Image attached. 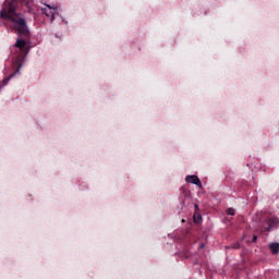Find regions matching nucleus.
<instances>
[{"label":"nucleus","instance_id":"obj_7","mask_svg":"<svg viewBox=\"0 0 279 279\" xmlns=\"http://www.w3.org/2000/svg\"><path fill=\"white\" fill-rule=\"evenodd\" d=\"M269 250H270L271 254H278L279 243L278 242L270 243L269 244Z\"/></svg>","mask_w":279,"mask_h":279},{"label":"nucleus","instance_id":"obj_5","mask_svg":"<svg viewBox=\"0 0 279 279\" xmlns=\"http://www.w3.org/2000/svg\"><path fill=\"white\" fill-rule=\"evenodd\" d=\"M185 181L190 184H195L196 186H199V189H202V181L199 180L198 175H187L185 178Z\"/></svg>","mask_w":279,"mask_h":279},{"label":"nucleus","instance_id":"obj_9","mask_svg":"<svg viewBox=\"0 0 279 279\" xmlns=\"http://www.w3.org/2000/svg\"><path fill=\"white\" fill-rule=\"evenodd\" d=\"M240 247H241V244H239V243H235V244L232 245L233 250H239Z\"/></svg>","mask_w":279,"mask_h":279},{"label":"nucleus","instance_id":"obj_10","mask_svg":"<svg viewBox=\"0 0 279 279\" xmlns=\"http://www.w3.org/2000/svg\"><path fill=\"white\" fill-rule=\"evenodd\" d=\"M256 241H258V236L253 235L252 243H256Z\"/></svg>","mask_w":279,"mask_h":279},{"label":"nucleus","instance_id":"obj_3","mask_svg":"<svg viewBox=\"0 0 279 279\" xmlns=\"http://www.w3.org/2000/svg\"><path fill=\"white\" fill-rule=\"evenodd\" d=\"M43 14L50 19L51 23L56 20V13L58 12V9L51 8V5H47L46 8L41 9Z\"/></svg>","mask_w":279,"mask_h":279},{"label":"nucleus","instance_id":"obj_2","mask_svg":"<svg viewBox=\"0 0 279 279\" xmlns=\"http://www.w3.org/2000/svg\"><path fill=\"white\" fill-rule=\"evenodd\" d=\"M15 65L17 66V69L14 71V73H12L11 75L2 80L1 86H8V83L10 82V80H12L14 75H16V73L21 71V66H23V59L21 58L16 59Z\"/></svg>","mask_w":279,"mask_h":279},{"label":"nucleus","instance_id":"obj_6","mask_svg":"<svg viewBox=\"0 0 279 279\" xmlns=\"http://www.w3.org/2000/svg\"><path fill=\"white\" fill-rule=\"evenodd\" d=\"M15 47H17V49H20L22 51V53H27V51H29L25 39H17L15 43Z\"/></svg>","mask_w":279,"mask_h":279},{"label":"nucleus","instance_id":"obj_11","mask_svg":"<svg viewBox=\"0 0 279 279\" xmlns=\"http://www.w3.org/2000/svg\"><path fill=\"white\" fill-rule=\"evenodd\" d=\"M199 219H202L201 215H198V218H195L196 223H199Z\"/></svg>","mask_w":279,"mask_h":279},{"label":"nucleus","instance_id":"obj_1","mask_svg":"<svg viewBox=\"0 0 279 279\" xmlns=\"http://www.w3.org/2000/svg\"><path fill=\"white\" fill-rule=\"evenodd\" d=\"M19 3L25 5L29 12L32 10V3L27 0H13L9 7L0 12V16L5 21V26L11 29H15L23 38H29V28H27V22L19 13L16 8Z\"/></svg>","mask_w":279,"mask_h":279},{"label":"nucleus","instance_id":"obj_8","mask_svg":"<svg viewBox=\"0 0 279 279\" xmlns=\"http://www.w3.org/2000/svg\"><path fill=\"white\" fill-rule=\"evenodd\" d=\"M227 215H230L231 217H234V215H235L234 208H228L227 209Z\"/></svg>","mask_w":279,"mask_h":279},{"label":"nucleus","instance_id":"obj_4","mask_svg":"<svg viewBox=\"0 0 279 279\" xmlns=\"http://www.w3.org/2000/svg\"><path fill=\"white\" fill-rule=\"evenodd\" d=\"M279 223L278 217H271L268 219V227H263V232H269L271 228H276Z\"/></svg>","mask_w":279,"mask_h":279},{"label":"nucleus","instance_id":"obj_12","mask_svg":"<svg viewBox=\"0 0 279 279\" xmlns=\"http://www.w3.org/2000/svg\"><path fill=\"white\" fill-rule=\"evenodd\" d=\"M201 247H204V244H202Z\"/></svg>","mask_w":279,"mask_h":279}]
</instances>
